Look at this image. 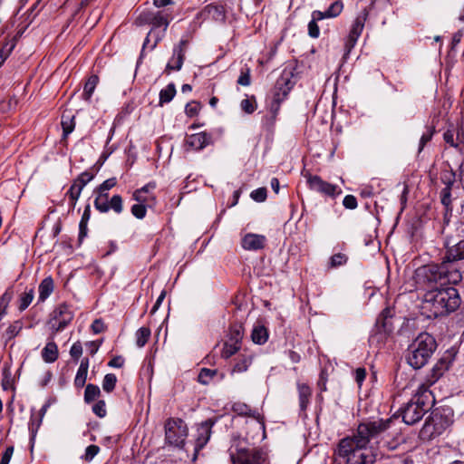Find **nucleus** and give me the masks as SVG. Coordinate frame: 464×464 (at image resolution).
Here are the masks:
<instances>
[{
    "instance_id": "1",
    "label": "nucleus",
    "mask_w": 464,
    "mask_h": 464,
    "mask_svg": "<svg viewBox=\"0 0 464 464\" xmlns=\"http://www.w3.org/2000/svg\"><path fill=\"white\" fill-rule=\"evenodd\" d=\"M391 422V419L363 422L358 426L356 434L342 439L335 451L340 464H373L376 455L366 446L371 439L385 431Z\"/></svg>"
},
{
    "instance_id": "2",
    "label": "nucleus",
    "mask_w": 464,
    "mask_h": 464,
    "mask_svg": "<svg viewBox=\"0 0 464 464\" xmlns=\"http://www.w3.org/2000/svg\"><path fill=\"white\" fill-rule=\"evenodd\" d=\"M460 304L459 292L454 287L433 288L423 297L422 309L429 318H437L455 311Z\"/></svg>"
},
{
    "instance_id": "3",
    "label": "nucleus",
    "mask_w": 464,
    "mask_h": 464,
    "mask_svg": "<svg viewBox=\"0 0 464 464\" xmlns=\"http://www.w3.org/2000/svg\"><path fill=\"white\" fill-rule=\"evenodd\" d=\"M415 279L417 284L427 286L433 284L456 285L461 281L462 274L457 266L450 265L443 258L440 264L431 263L417 268Z\"/></svg>"
},
{
    "instance_id": "4",
    "label": "nucleus",
    "mask_w": 464,
    "mask_h": 464,
    "mask_svg": "<svg viewBox=\"0 0 464 464\" xmlns=\"http://www.w3.org/2000/svg\"><path fill=\"white\" fill-rule=\"evenodd\" d=\"M435 402L432 392L429 386L421 384L419 386L412 398L401 408L402 420L408 425H413L420 421Z\"/></svg>"
},
{
    "instance_id": "5",
    "label": "nucleus",
    "mask_w": 464,
    "mask_h": 464,
    "mask_svg": "<svg viewBox=\"0 0 464 464\" xmlns=\"http://www.w3.org/2000/svg\"><path fill=\"white\" fill-rule=\"evenodd\" d=\"M436 349L435 338L428 333H421L408 348L407 362L413 369H420L428 363Z\"/></svg>"
},
{
    "instance_id": "6",
    "label": "nucleus",
    "mask_w": 464,
    "mask_h": 464,
    "mask_svg": "<svg viewBox=\"0 0 464 464\" xmlns=\"http://www.w3.org/2000/svg\"><path fill=\"white\" fill-rule=\"evenodd\" d=\"M188 436V427L181 419L170 418L165 423V440L169 445L182 447Z\"/></svg>"
},
{
    "instance_id": "7",
    "label": "nucleus",
    "mask_w": 464,
    "mask_h": 464,
    "mask_svg": "<svg viewBox=\"0 0 464 464\" xmlns=\"http://www.w3.org/2000/svg\"><path fill=\"white\" fill-rule=\"evenodd\" d=\"M171 19L172 17L170 14L165 11L145 12L140 15L139 20L140 23L151 24L153 29L163 26L162 34L156 36L154 44L151 45V49H154L157 44L161 40Z\"/></svg>"
},
{
    "instance_id": "8",
    "label": "nucleus",
    "mask_w": 464,
    "mask_h": 464,
    "mask_svg": "<svg viewBox=\"0 0 464 464\" xmlns=\"http://www.w3.org/2000/svg\"><path fill=\"white\" fill-rule=\"evenodd\" d=\"M96 198L94 200L95 208L101 213H106L110 209H112L115 213L120 214L123 210L122 198L120 195H114L109 200L108 192L101 191L98 189L94 190Z\"/></svg>"
},
{
    "instance_id": "9",
    "label": "nucleus",
    "mask_w": 464,
    "mask_h": 464,
    "mask_svg": "<svg viewBox=\"0 0 464 464\" xmlns=\"http://www.w3.org/2000/svg\"><path fill=\"white\" fill-rule=\"evenodd\" d=\"M291 76V72H284L281 77L276 82L274 98L270 105V109L274 113L277 112L280 107V103L286 98L287 94L294 86Z\"/></svg>"
},
{
    "instance_id": "10",
    "label": "nucleus",
    "mask_w": 464,
    "mask_h": 464,
    "mask_svg": "<svg viewBox=\"0 0 464 464\" xmlns=\"http://www.w3.org/2000/svg\"><path fill=\"white\" fill-rule=\"evenodd\" d=\"M73 319V313L66 304H59L52 313L49 324L53 333L63 331Z\"/></svg>"
},
{
    "instance_id": "11",
    "label": "nucleus",
    "mask_w": 464,
    "mask_h": 464,
    "mask_svg": "<svg viewBox=\"0 0 464 464\" xmlns=\"http://www.w3.org/2000/svg\"><path fill=\"white\" fill-rule=\"evenodd\" d=\"M266 453L260 449L240 450L237 455H231L232 464H263Z\"/></svg>"
},
{
    "instance_id": "12",
    "label": "nucleus",
    "mask_w": 464,
    "mask_h": 464,
    "mask_svg": "<svg viewBox=\"0 0 464 464\" xmlns=\"http://www.w3.org/2000/svg\"><path fill=\"white\" fill-rule=\"evenodd\" d=\"M306 178L310 188L316 192L324 194L332 198H335L336 196L342 193V189L338 188L336 185L323 180L321 177L317 175L309 174L306 176Z\"/></svg>"
},
{
    "instance_id": "13",
    "label": "nucleus",
    "mask_w": 464,
    "mask_h": 464,
    "mask_svg": "<svg viewBox=\"0 0 464 464\" xmlns=\"http://www.w3.org/2000/svg\"><path fill=\"white\" fill-rule=\"evenodd\" d=\"M188 46V39H181L179 44L174 46L172 57L170 58L165 68L166 73H169L170 71H179L181 69Z\"/></svg>"
},
{
    "instance_id": "14",
    "label": "nucleus",
    "mask_w": 464,
    "mask_h": 464,
    "mask_svg": "<svg viewBox=\"0 0 464 464\" xmlns=\"http://www.w3.org/2000/svg\"><path fill=\"white\" fill-rule=\"evenodd\" d=\"M216 420L213 419H208L205 421L198 424L197 429V438L195 444V451L198 452L205 447L211 436V429L214 426Z\"/></svg>"
},
{
    "instance_id": "15",
    "label": "nucleus",
    "mask_w": 464,
    "mask_h": 464,
    "mask_svg": "<svg viewBox=\"0 0 464 464\" xmlns=\"http://www.w3.org/2000/svg\"><path fill=\"white\" fill-rule=\"evenodd\" d=\"M226 18L225 10L222 5L209 4L206 5L200 12L196 15L197 20L206 21L214 20L217 22H223Z\"/></svg>"
},
{
    "instance_id": "16",
    "label": "nucleus",
    "mask_w": 464,
    "mask_h": 464,
    "mask_svg": "<svg viewBox=\"0 0 464 464\" xmlns=\"http://www.w3.org/2000/svg\"><path fill=\"white\" fill-rule=\"evenodd\" d=\"M266 244V237L263 235L248 233L241 241V246L248 251H257L263 249Z\"/></svg>"
},
{
    "instance_id": "17",
    "label": "nucleus",
    "mask_w": 464,
    "mask_h": 464,
    "mask_svg": "<svg viewBox=\"0 0 464 464\" xmlns=\"http://www.w3.org/2000/svg\"><path fill=\"white\" fill-rule=\"evenodd\" d=\"M211 143V135L207 132L191 134L187 137L186 144L192 150H200Z\"/></svg>"
},
{
    "instance_id": "18",
    "label": "nucleus",
    "mask_w": 464,
    "mask_h": 464,
    "mask_svg": "<svg viewBox=\"0 0 464 464\" xmlns=\"http://www.w3.org/2000/svg\"><path fill=\"white\" fill-rule=\"evenodd\" d=\"M450 361L448 358H440L432 367L430 373L427 376L429 385L435 383L446 371L449 370Z\"/></svg>"
},
{
    "instance_id": "19",
    "label": "nucleus",
    "mask_w": 464,
    "mask_h": 464,
    "mask_svg": "<svg viewBox=\"0 0 464 464\" xmlns=\"http://www.w3.org/2000/svg\"><path fill=\"white\" fill-rule=\"evenodd\" d=\"M443 258L449 261L450 265L458 266L456 262L464 259V239L451 246H447V251Z\"/></svg>"
},
{
    "instance_id": "20",
    "label": "nucleus",
    "mask_w": 464,
    "mask_h": 464,
    "mask_svg": "<svg viewBox=\"0 0 464 464\" xmlns=\"http://www.w3.org/2000/svg\"><path fill=\"white\" fill-rule=\"evenodd\" d=\"M343 8V5L342 1H335L324 12L318 10L314 11L313 16L315 19L334 18L341 14Z\"/></svg>"
},
{
    "instance_id": "21",
    "label": "nucleus",
    "mask_w": 464,
    "mask_h": 464,
    "mask_svg": "<svg viewBox=\"0 0 464 464\" xmlns=\"http://www.w3.org/2000/svg\"><path fill=\"white\" fill-rule=\"evenodd\" d=\"M299 407L305 411L312 397V390L306 383L297 382Z\"/></svg>"
},
{
    "instance_id": "22",
    "label": "nucleus",
    "mask_w": 464,
    "mask_h": 464,
    "mask_svg": "<svg viewBox=\"0 0 464 464\" xmlns=\"http://www.w3.org/2000/svg\"><path fill=\"white\" fill-rule=\"evenodd\" d=\"M441 414L433 411L426 419L424 428L429 429L430 426L433 427L431 432H440V430L444 429V424L441 423Z\"/></svg>"
},
{
    "instance_id": "23",
    "label": "nucleus",
    "mask_w": 464,
    "mask_h": 464,
    "mask_svg": "<svg viewBox=\"0 0 464 464\" xmlns=\"http://www.w3.org/2000/svg\"><path fill=\"white\" fill-rule=\"evenodd\" d=\"M367 16L368 13L365 9L360 14L357 15L350 30V35H353L357 38L360 37L364 28V24L367 19Z\"/></svg>"
},
{
    "instance_id": "24",
    "label": "nucleus",
    "mask_w": 464,
    "mask_h": 464,
    "mask_svg": "<svg viewBox=\"0 0 464 464\" xmlns=\"http://www.w3.org/2000/svg\"><path fill=\"white\" fill-rule=\"evenodd\" d=\"M42 358L45 362L51 363L58 358V347L54 342H49L42 350Z\"/></svg>"
},
{
    "instance_id": "25",
    "label": "nucleus",
    "mask_w": 464,
    "mask_h": 464,
    "mask_svg": "<svg viewBox=\"0 0 464 464\" xmlns=\"http://www.w3.org/2000/svg\"><path fill=\"white\" fill-rule=\"evenodd\" d=\"M251 339L256 344H264L268 339V331L262 324L254 326L251 333Z\"/></svg>"
},
{
    "instance_id": "26",
    "label": "nucleus",
    "mask_w": 464,
    "mask_h": 464,
    "mask_svg": "<svg viewBox=\"0 0 464 464\" xmlns=\"http://www.w3.org/2000/svg\"><path fill=\"white\" fill-rule=\"evenodd\" d=\"M88 368H89V360H88V358H84L81 362L80 367L76 373V377L74 379V384L76 387L84 386L86 379H87Z\"/></svg>"
},
{
    "instance_id": "27",
    "label": "nucleus",
    "mask_w": 464,
    "mask_h": 464,
    "mask_svg": "<svg viewBox=\"0 0 464 464\" xmlns=\"http://www.w3.org/2000/svg\"><path fill=\"white\" fill-rule=\"evenodd\" d=\"M39 300L44 301L53 291V280L52 277L44 278L38 287Z\"/></svg>"
},
{
    "instance_id": "28",
    "label": "nucleus",
    "mask_w": 464,
    "mask_h": 464,
    "mask_svg": "<svg viewBox=\"0 0 464 464\" xmlns=\"http://www.w3.org/2000/svg\"><path fill=\"white\" fill-rule=\"evenodd\" d=\"M440 202L445 208L444 217L447 218V217L450 216L452 213L451 190H450V188H444L441 189Z\"/></svg>"
},
{
    "instance_id": "29",
    "label": "nucleus",
    "mask_w": 464,
    "mask_h": 464,
    "mask_svg": "<svg viewBox=\"0 0 464 464\" xmlns=\"http://www.w3.org/2000/svg\"><path fill=\"white\" fill-rule=\"evenodd\" d=\"M176 95V86L174 83H169L166 88L162 89L160 92V102L159 104L162 106L165 103L172 101L174 96Z\"/></svg>"
},
{
    "instance_id": "30",
    "label": "nucleus",
    "mask_w": 464,
    "mask_h": 464,
    "mask_svg": "<svg viewBox=\"0 0 464 464\" xmlns=\"http://www.w3.org/2000/svg\"><path fill=\"white\" fill-rule=\"evenodd\" d=\"M99 82V77L97 75H91L87 82H85L83 92H82V98L85 101H89Z\"/></svg>"
},
{
    "instance_id": "31",
    "label": "nucleus",
    "mask_w": 464,
    "mask_h": 464,
    "mask_svg": "<svg viewBox=\"0 0 464 464\" xmlns=\"http://www.w3.org/2000/svg\"><path fill=\"white\" fill-rule=\"evenodd\" d=\"M234 412L240 416H250L256 419H259V414L256 411H252L248 405L242 402H236L232 406Z\"/></svg>"
},
{
    "instance_id": "32",
    "label": "nucleus",
    "mask_w": 464,
    "mask_h": 464,
    "mask_svg": "<svg viewBox=\"0 0 464 464\" xmlns=\"http://www.w3.org/2000/svg\"><path fill=\"white\" fill-rule=\"evenodd\" d=\"M101 395V390L99 386L89 383L85 387L84 392V401L90 403L95 401Z\"/></svg>"
},
{
    "instance_id": "33",
    "label": "nucleus",
    "mask_w": 464,
    "mask_h": 464,
    "mask_svg": "<svg viewBox=\"0 0 464 464\" xmlns=\"http://www.w3.org/2000/svg\"><path fill=\"white\" fill-rule=\"evenodd\" d=\"M243 327L240 324H235L230 327L228 342L239 345L243 338Z\"/></svg>"
},
{
    "instance_id": "34",
    "label": "nucleus",
    "mask_w": 464,
    "mask_h": 464,
    "mask_svg": "<svg viewBox=\"0 0 464 464\" xmlns=\"http://www.w3.org/2000/svg\"><path fill=\"white\" fill-rule=\"evenodd\" d=\"M62 127H63V138H66L73 130H74V117L73 116H62Z\"/></svg>"
},
{
    "instance_id": "35",
    "label": "nucleus",
    "mask_w": 464,
    "mask_h": 464,
    "mask_svg": "<svg viewBox=\"0 0 464 464\" xmlns=\"http://www.w3.org/2000/svg\"><path fill=\"white\" fill-rule=\"evenodd\" d=\"M82 189L83 188H81L78 185V183L73 181L72 186L70 187L69 190L67 191L66 196L69 197L70 201H71V205H72V208L75 207L76 202H77L78 198H80Z\"/></svg>"
},
{
    "instance_id": "36",
    "label": "nucleus",
    "mask_w": 464,
    "mask_h": 464,
    "mask_svg": "<svg viewBox=\"0 0 464 464\" xmlns=\"http://www.w3.org/2000/svg\"><path fill=\"white\" fill-rule=\"evenodd\" d=\"M14 296V292L11 288L6 291L0 297V316L6 313V308Z\"/></svg>"
},
{
    "instance_id": "37",
    "label": "nucleus",
    "mask_w": 464,
    "mask_h": 464,
    "mask_svg": "<svg viewBox=\"0 0 464 464\" xmlns=\"http://www.w3.org/2000/svg\"><path fill=\"white\" fill-rule=\"evenodd\" d=\"M150 336V330L147 327L140 328L136 333V343L139 347H143Z\"/></svg>"
},
{
    "instance_id": "38",
    "label": "nucleus",
    "mask_w": 464,
    "mask_h": 464,
    "mask_svg": "<svg viewBox=\"0 0 464 464\" xmlns=\"http://www.w3.org/2000/svg\"><path fill=\"white\" fill-rule=\"evenodd\" d=\"M117 377L114 373H107L102 381V389L106 392H111L116 386Z\"/></svg>"
},
{
    "instance_id": "39",
    "label": "nucleus",
    "mask_w": 464,
    "mask_h": 464,
    "mask_svg": "<svg viewBox=\"0 0 464 464\" xmlns=\"http://www.w3.org/2000/svg\"><path fill=\"white\" fill-rule=\"evenodd\" d=\"M15 37L11 41L7 42L1 49H0V66L6 60L9 54L12 53L13 49L15 46Z\"/></svg>"
},
{
    "instance_id": "40",
    "label": "nucleus",
    "mask_w": 464,
    "mask_h": 464,
    "mask_svg": "<svg viewBox=\"0 0 464 464\" xmlns=\"http://www.w3.org/2000/svg\"><path fill=\"white\" fill-rule=\"evenodd\" d=\"M216 374V370L202 368L198 374V380L202 384H208L209 382V380Z\"/></svg>"
},
{
    "instance_id": "41",
    "label": "nucleus",
    "mask_w": 464,
    "mask_h": 464,
    "mask_svg": "<svg viewBox=\"0 0 464 464\" xmlns=\"http://www.w3.org/2000/svg\"><path fill=\"white\" fill-rule=\"evenodd\" d=\"M251 364V358L250 357H243L241 359H239L234 368H233V372H246L249 365Z\"/></svg>"
},
{
    "instance_id": "42",
    "label": "nucleus",
    "mask_w": 464,
    "mask_h": 464,
    "mask_svg": "<svg viewBox=\"0 0 464 464\" xmlns=\"http://www.w3.org/2000/svg\"><path fill=\"white\" fill-rule=\"evenodd\" d=\"M34 299V290L31 289L28 292L22 295L20 298V304H19V310L24 311L25 310L29 304L32 303Z\"/></svg>"
},
{
    "instance_id": "43",
    "label": "nucleus",
    "mask_w": 464,
    "mask_h": 464,
    "mask_svg": "<svg viewBox=\"0 0 464 464\" xmlns=\"http://www.w3.org/2000/svg\"><path fill=\"white\" fill-rule=\"evenodd\" d=\"M94 178V174L89 171L81 173L73 181L78 183L81 188H84Z\"/></svg>"
},
{
    "instance_id": "44",
    "label": "nucleus",
    "mask_w": 464,
    "mask_h": 464,
    "mask_svg": "<svg viewBox=\"0 0 464 464\" xmlns=\"http://www.w3.org/2000/svg\"><path fill=\"white\" fill-rule=\"evenodd\" d=\"M100 452V447L97 445H90L86 448L84 455L82 457L86 462H91L94 457Z\"/></svg>"
},
{
    "instance_id": "45",
    "label": "nucleus",
    "mask_w": 464,
    "mask_h": 464,
    "mask_svg": "<svg viewBox=\"0 0 464 464\" xmlns=\"http://www.w3.org/2000/svg\"><path fill=\"white\" fill-rule=\"evenodd\" d=\"M200 109H201L200 103L196 101H192V102L187 103L186 108H185V112L188 117H194V116L198 115Z\"/></svg>"
},
{
    "instance_id": "46",
    "label": "nucleus",
    "mask_w": 464,
    "mask_h": 464,
    "mask_svg": "<svg viewBox=\"0 0 464 464\" xmlns=\"http://www.w3.org/2000/svg\"><path fill=\"white\" fill-rule=\"evenodd\" d=\"M92 411L99 418L105 417L107 414L105 401L103 400H100L97 402H95L92 406Z\"/></svg>"
},
{
    "instance_id": "47",
    "label": "nucleus",
    "mask_w": 464,
    "mask_h": 464,
    "mask_svg": "<svg viewBox=\"0 0 464 464\" xmlns=\"http://www.w3.org/2000/svg\"><path fill=\"white\" fill-rule=\"evenodd\" d=\"M240 107L242 111H244L246 113H252L255 111L256 105V100L254 97L251 99H244L241 101Z\"/></svg>"
},
{
    "instance_id": "48",
    "label": "nucleus",
    "mask_w": 464,
    "mask_h": 464,
    "mask_svg": "<svg viewBox=\"0 0 464 464\" xmlns=\"http://www.w3.org/2000/svg\"><path fill=\"white\" fill-rule=\"evenodd\" d=\"M321 19H315L312 15V20L308 24V34L312 38H318L320 34V29L317 24V21H320Z\"/></svg>"
},
{
    "instance_id": "49",
    "label": "nucleus",
    "mask_w": 464,
    "mask_h": 464,
    "mask_svg": "<svg viewBox=\"0 0 464 464\" xmlns=\"http://www.w3.org/2000/svg\"><path fill=\"white\" fill-rule=\"evenodd\" d=\"M240 346L234 344L233 343H229L228 341L225 343L224 349L222 351V356L224 358H229L233 354H235L238 350Z\"/></svg>"
},
{
    "instance_id": "50",
    "label": "nucleus",
    "mask_w": 464,
    "mask_h": 464,
    "mask_svg": "<svg viewBox=\"0 0 464 464\" xmlns=\"http://www.w3.org/2000/svg\"><path fill=\"white\" fill-rule=\"evenodd\" d=\"M347 260H348V257L344 254H342V253L335 254L331 257L330 266L337 267V266H343V265L346 264Z\"/></svg>"
},
{
    "instance_id": "51",
    "label": "nucleus",
    "mask_w": 464,
    "mask_h": 464,
    "mask_svg": "<svg viewBox=\"0 0 464 464\" xmlns=\"http://www.w3.org/2000/svg\"><path fill=\"white\" fill-rule=\"evenodd\" d=\"M146 213L147 209L145 204L139 203L131 207V214L139 219L145 218Z\"/></svg>"
},
{
    "instance_id": "52",
    "label": "nucleus",
    "mask_w": 464,
    "mask_h": 464,
    "mask_svg": "<svg viewBox=\"0 0 464 464\" xmlns=\"http://www.w3.org/2000/svg\"><path fill=\"white\" fill-rule=\"evenodd\" d=\"M22 329V324L19 321L14 322L5 331V335L8 339L15 337Z\"/></svg>"
},
{
    "instance_id": "53",
    "label": "nucleus",
    "mask_w": 464,
    "mask_h": 464,
    "mask_svg": "<svg viewBox=\"0 0 464 464\" xmlns=\"http://www.w3.org/2000/svg\"><path fill=\"white\" fill-rule=\"evenodd\" d=\"M237 83L242 86H248L251 83L250 79V69L245 68L244 70H241L240 75L237 79Z\"/></svg>"
},
{
    "instance_id": "54",
    "label": "nucleus",
    "mask_w": 464,
    "mask_h": 464,
    "mask_svg": "<svg viewBox=\"0 0 464 464\" xmlns=\"http://www.w3.org/2000/svg\"><path fill=\"white\" fill-rule=\"evenodd\" d=\"M250 197L256 202H263L266 198V188H259L251 192Z\"/></svg>"
},
{
    "instance_id": "55",
    "label": "nucleus",
    "mask_w": 464,
    "mask_h": 464,
    "mask_svg": "<svg viewBox=\"0 0 464 464\" xmlns=\"http://www.w3.org/2000/svg\"><path fill=\"white\" fill-rule=\"evenodd\" d=\"M343 205L345 208L355 209L358 206L357 199L353 195H347L343 200Z\"/></svg>"
},
{
    "instance_id": "56",
    "label": "nucleus",
    "mask_w": 464,
    "mask_h": 464,
    "mask_svg": "<svg viewBox=\"0 0 464 464\" xmlns=\"http://www.w3.org/2000/svg\"><path fill=\"white\" fill-rule=\"evenodd\" d=\"M117 184V180L115 178H111L103 181L99 187H97L95 189L101 190L102 192L106 191L108 192L109 189L115 187Z\"/></svg>"
},
{
    "instance_id": "57",
    "label": "nucleus",
    "mask_w": 464,
    "mask_h": 464,
    "mask_svg": "<svg viewBox=\"0 0 464 464\" xmlns=\"http://www.w3.org/2000/svg\"><path fill=\"white\" fill-rule=\"evenodd\" d=\"M399 441L392 440L389 441L387 440L382 439L381 441H379V448L382 450H394L398 448Z\"/></svg>"
},
{
    "instance_id": "58",
    "label": "nucleus",
    "mask_w": 464,
    "mask_h": 464,
    "mask_svg": "<svg viewBox=\"0 0 464 464\" xmlns=\"http://www.w3.org/2000/svg\"><path fill=\"white\" fill-rule=\"evenodd\" d=\"M70 354L75 360H78L82 356V346L80 342H76L72 345Z\"/></svg>"
},
{
    "instance_id": "59",
    "label": "nucleus",
    "mask_w": 464,
    "mask_h": 464,
    "mask_svg": "<svg viewBox=\"0 0 464 464\" xmlns=\"http://www.w3.org/2000/svg\"><path fill=\"white\" fill-rule=\"evenodd\" d=\"M441 180L445 184V188H450V190H451L452 185L455 182V174L451 171L446 172L441 177Z\"/></svg>"
},
{
    "instance_id": "60",
    "label": "nucleus",
    "mask_w": 464,
    "mask_h": 464,
    "mask_svg": "<svg viewBox=\"0 0 464 464\" xmlns=\"http://www.w3.org/2000/svg\"><path fill=\"white\" fill-rule=\"evenodd\" d=\"M432 135H433V131L430 130H428L426 132H424L422 134V136L420 137V140L419 152H420L423 150V148L425 147V145L431 140Z\"/></svg>"
},
{
    "instance_id": "61",
    "label": "nucleus",
    "mask_w": 464,
    "mask_h": 464,
    "mask_svg": "<svg viewBox=\"0 0 464 464\" xmlns=\"http://www.w3.org/2000/svg\"><path fill=\"white\" fill-rule=\"evenodd\" d=\"M91 328H92V331L93 332V334H97L102 333L106 327L102 319H95L92 322Z\"/></svg>"
},
{
    "instance_id": "62",
    "label": "nucleus",
    "mask_w": 464,
    "mask_h": 464,
    "mask_svg": "<svg viewBox=\"0 0 464 464\" xmlns=\"http://www.w3.org/2000/svg\"><path fill=\"white\" fill-rule=\"evenodd\" d=\"M355 381L359 387H361L362 382L366 377V370L364 368H357L354 372Z\"/></svg>"
},
{
    "instance_id": "63",
    "label": "nucleus",
    "mask_w": 464,
    "mask_h": 464,
    "mask_svg": "<svg viewBox=\"0 0 464 464\" xmlns=\"http://www.w3.org/2000/svg\"><path fill=\"white\" fill-rule=\"evenodd\" d=\"M13 453H14V447L13 446L7 447L2 455L0 464H9L10 459L13 456Z\"/></svg>"
},
{
    "instance_id": "64",
    "label": "nucleus",
    "mask_w": 464,
    "mask_h": 464,
    "mask_svg": "<svg viewBox=\"0 0 464 464\" xmlns=\"http://www.w3.org/2000/svg\"><path fill=\"white\" fill-rule=\"evenodd\" d=\"M133 198L140 204H145L148 201L149 197L146 196L145 193L142 192V190L137 189L133 193Z\"/></svg>"
}]
</instances>
